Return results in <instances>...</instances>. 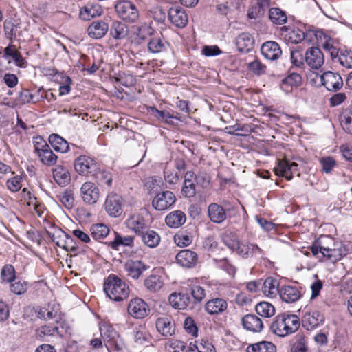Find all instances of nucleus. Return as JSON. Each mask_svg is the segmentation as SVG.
<instances>
[{
    "label": "nucleus",
    "mask_w": 352,
    "mask_h": 352,
    "mask_svg": "<svg viewBox=\"0 0 352 352\" xmlns=\"http://www.w3.org/2000/svg\"><path fill=\"white\" fill-rule=\"evenodd\" d=\"M273 0H252L247 11L249 19H259L264 17L272 4Z\"/></svg>",
    "instance_id": "nucleus-12"
},
{
    "label": "nucleus",
    "mask_w": 352,
    "mask_h": 352,
    "mask_svg": "<svg viewBox=\"0 0 352 352\" xmlns=\"http://www.w3.org/2000/svg\"><path fill=\"white\" fill-rule=\"evenodd\" d=\"M109 29L107 23L102 20L94 21L87 28L88 35L96 39L102 38Z\"/></svg>",
    "instance_id": "nucleus-31"
},
{
    "label": "nucleus",
    "mask_w": 352,
    "mask_h": 352,
    "mask_svg": "<svg viewBox=\"0 0 352 352\" xmlns=\"http://www.w3.org/2000/svg\"><path fill=\"white\" fill-rule=\"evenodd\" d=\"M274 172L276 175L285 177L287 181L293 179V175L290 172V161L287 159H278L277 165L274 168Z\"/></svg>",
    "instance_id": "nucleus-41"
},
{
    "label": "nucleus",
    "mask_w": 352,
    "mask_h": 352,
    "mask_svg": "<svg viewBox=\"0 0 352 352\" xmlns=\"http://www.w3.org/2000/svg\"><path fill=\"white\" fill-rule=\"evenodd\" d=\"M28 281L22 278H16L14 281L10 283V291L16 295H21L26 292L28 289Z\"/></svg>",
    "instance_id": "nucleus-59"
},
{
    "label": "nucleus",
    "mask_w": 352,
    "mask_h": 352,
    "mask_svg": "<svg viewBox=\"0 0 352 352\" xmlns=\"http://www.w3.org/2000/svg\"><path fill=\"white\" fill-rule=\"evenodd\" d=\"M279 281L273 277H267L262 285L263 294L269 298H275L279 294L280 291Z\"/></svg>",
    "instance_id": "nucleus-33"
},
{
    "label": "nucleus",
    "mask_w": 352,
    "mask_h": 352,
    "mask_svg": "<svg viewBox=\"0 0 352 352\" xmlns=\"http://www.w3.org/2000/svg\"><path fill=\"white\" fill-rule=\"evenodd\" d=\"M170 305L179 310L185 309L190 303V298L187 294L182 293H172L168 298Z\"/></svg>",
    "instance_id": "nucleus-38"
},
{
    "label": "nucleus",
    "mask_w": 352,
    "mask_h": 352,
    "mask_svg": "<svg viewBox=\"0 0 352 352\" xmlns=\"http://www.w3.org/2000/svg\"><path fill=\"white\" fill-rule=\"evenodd\" d=\"M148 111L157 119L161 120L170 126H175L178 124V122L181 121L180 113L178 112L171 113L169 111L159 110L155 107H150Z\"/></svg>",
    "instance_id": "nucleus-19"
},
{
    "label": "nucleus",
    "mask_w": 352,
    "mask_h": 352,
    "mask_svg": "<svg viewBox=\"0 0 352 352\" xmlns=\"http://www.w3.org/2000/svg\"><path fill=\"white\" fill-rule=\"evenodd\" d=\"M53 178L60 186L65 187L71 182V175L69 169L62 165L56 166L53 170Z\"/></svg>",
    "instance_id": "nucleus-32"
},
{
    "label": "nucleus",
    "mask_w": 352,
    "mask_h": 352,
    "mask_svg": "<svg viewBox=\"0 0 352 352\" xmlns=\"http://www.w3.org/2000/svg\"><path fill=\"white\" fill-rule=\"evenodd\" d=\"M300 326V320L298 316L283 313L274 318L270 329L274 334L285 337L297 331Z\"/></svg>",
    "instance_id": "nucleus-2"
},
{
    "label": "nucleus",
    "mask_w": 352,
    "mask_h": 352,
    "mask_svg": "<svg viewBox=\"0 0 352 352\" xmlns=\"http://www.w3.org/2000/svg\"><path fill=\"white\" fill-rule=\"evenodd\" d=\"M336 58L342 67L347 69L352 68V50L341 49Z\"/></svg>",
    "instance_id": "nucleus-57"
},
{
    "label": "nucleus",
    "mask_w": 352,
    "mask_h": 352,
    "mask_svg": "<svg viewBox=\"0 0 352 352\" xmlns=\"http://www.w3.org/2000/svg\"><path fill=\"white\" fill-rule=\"evenodd\" d=\"M165 181L170 184H175L178 183L182 178V173L176 170L174 168L168 166L165 167L164 171Z\"/></svg>",
    "instance_id": "nucleus-58"
},
{
    "label": "nucleus",
    "mask_w": 352,
    "mask_h": 352,
    "mask_svg": "<svg viewBox=\"0 0 352 352\" xmlns=\"http://www.w3.org/2000/svg\"><path fill=\"white\" fill-rule=\"evenodd\" d=\"M217 267L228 273L231 277H234L236 272V267L230 262L228 258H213Z\"/></svg>",
    "instance_id": "nucleus-49"
},
{
    "label": "nucleus",
    "mask_w": 352,
    "mask_h": 352,
    "mask_svg": "<svg viewBox=\"0 0 352 352\" xmlns=\"http://www.w3.org/2000/svg\"><path fill=\"white\" fill-rule=\"evenodd\" d=\"M100 164L101 163L94 157L89 155H80L75 159L74 167L80 175L92 177Z\"/></svg>",
    "instance_id": "nucleus-6"
},
{
    "label": "nucleus",
    "mask_w": 352,
    "mask_h": 352,
    "mask_svg": "<svg viewBox=\"0 0 352 352\" xmlns=\"http://www.w3.org/2000/svg\"><path fill=\"white\" fill-rule=\"evenodd\" d=\"M1 277L3 282L11 283L15 280L16 271L12 265L6 264L5 265L1 272Z\"/></svg>",
    "instance_id": "nucleus-63"
},
{
    "label": "nucleus",
    "mask_w": 352,
    "mask_h": 352,
    "mask_svg": "<svg viewBox=\"0 0 352 352\" xmlns=\"http://www.w3.org/2000/svg\"><path fill=\"white\" fill-rule=\"evenodd\" d=\"M236 45L239 52L247 53L253 49L254 39L250 33L242 32L236 38Z\"/></svg>",
    "instance_id": "nucleus-34"
},
{
    "label": "nucleus",
    "mask_w": 352,
    "mask_h": 352,
    "mask_svg": "<svg viewBox=\"0 0 352 352\" xmlns=\"http://www.w3.org/2000/svg\"><path fill=\"white\" fill-rule=\"evenodd\" d=\"M115 10L119 18L128 23H134L139 18L136 6L130 1H119L115 5Z\"/></svg>",
    "instance_id": "nucleus-9"
},
{
    "label": "nucleus",
    "mask_w": 352,
    "mask_h": 352,
    "mask_svg": "<svg viewBox=\"0 0 352 352\" xmlns=\"http://www.w3.org/2000/svg\"><path fill=\"white\" fill-rule=\"evenodd\" d=\"M168 19L177 28H184L188 24V16L186 10L180 7H173L168 11Z\"/></svg>",
    "instance_id": "nucleus-23"
},
{
    "label": "nucleus",
    "mask_w": 352,
    "mask_h": 352,
    "mask_svg": "<svg viewBox=\"0 0 352 352\" xmlns=\"http://www.w3.org/2000/svg\"><path fill=\"white\" fill-rule=\"evenodd\" d=\"M279 292L280 299L288 303L294 302L301 297L300 291L296 286L284 285L280 287Z\"/></svg>",
    "instance_id": "nucleus-29"
},
{
    "label": "nucleus",
    "mask_w": 352,
    "mask_h": 352,
    "mask_svg": "<svg viewBox=\"0 0 352 352\" xmlns=\"http://www.w3.org/2000/svg\"><path fill=\"white\" fill-rule=\"evenodd\" d=\"M140 236L144 244L151 248H156L160 244L161 240L158 233L155 230H150L149 227H148L147 230L144 231V233Z\"/></svg>",
    "instance_id": "nucleus-44"
},
{
    "label": "nucleus",
    "mask_w": 352,
    "mask_h": 352,
    "mask_svg": "<svg viewBox=\"0 0 352 352\" xmlns=\"http://www.w3.org/2000/svg\"><path fill=\"white\" fill-rule=\"evenodd\" d=\"M261 252V249L256 245L252 243H243L239 241V244L236 246L234 252L242 257H247L249 254L254 251Z\"/></svg>",
    "instance_id": "nucleus-50"
},
{
    "label": "nucleus",
    "mask_w": 352,
    "mask_h": 352,
    "mask_svg": "<svg viewBox=\"0 0 352 352\" xmlns=\"http://www.w3.org/2000/svg\"><path fill=\"white\" fill-rule=\"evenodd\" d=\"M338 242L340 241L329 235H322L316 239L308 248L311 250L314 256H318L320 252L333 246Z\"/></svg>",
    "instance_id": "nucleus-20"
},
{
    "label": "nucleus",
    "mask_w": 352,
    "mask_h": 352,
    "mask_svg": "<svg viewBox=\"0 0 352 352\" xmlns=\"http://www.w3.org/2000/svg\"><path fill=\"white\" fill-rule=\"evenodd\" d=\"M129 33L128 26L119 21H113L109 28L110 36L116 40H122L126 38Z\"/></svg>",
    "instance_id": "nucleus-39"
},
{
    "label": "nucleus",
    "mask_w": 352,
    "mask_h": 352,
    "mask_svg": "<svg viewBox=\"0 0 352 352\" xmlns=\"http://www.w3.org/2000/svg\"><path fill=\"white\" fill-rule=\"evenodd\" d=\"M186 220V214L182 210H175L168 213L166 218V224L171 228L181 227Z\"/></svg>",
    "instance_id": "nucleus-36"
},
{
    "label": "nucleus",
    "mask_w": 352,
    "mask_h": 352,
    "mask_svg": "<svg viewBox=\"0 0 352 352\" xmlns=\"http://www.w3.org/2000/svg\"><path fill=\"white\" fill-rule=\"evenodd\" d=\"M268 17L274 25H281L285 24L287 21V12L278 7L270 8Z\"/></svg>",
    "instance_id": "nucleus-42"
},
{
    "label": "nucleus",
    "mask_w": 352,
    "mask_h": 352,
    "mask_svg": "<svg viewBox=\"0 0 352 352\" xmlns=\"http://www.w3.org/2000/svg\"><path fill=\"white\" fill-rule=\"evenodd\" d=\"M314 35V43L318 47H322L325 51L330 54V56L335 61L336 56L341 49H338L336 45L335 41L329 35L324 34L322 31L315 30V32H311L309 35Z\"/></svg>",
    "instance_id": "nucleus-8"
},
{
    "label": "nucleus",
    "mask_w": 352,
    "mask_h": 352,
    "mask_svg": "<svg viewBox=\"0 0 352 352\" xmlns=\"http://www.w3.org/2000/svg\"><path fill=\"white\" fill-rule=\"evenodd\" d=\"M133 237L127 236L122 237L120 234L116 232V236L113 241H111L109 246L114 250H118L120 245L131 246L133 244Z\"/></svg>",
    "instance_id": "nucleus-60"
},
{
    "label": "nucleus",
    "mask_w": 352,
    "mask_h": 352,
    "mask_svg": "<svg viewBox=\"0 0 352 352\" xmlns=\"http://www.w3.org/2000/svg\"><path fill=\"white\" fill-rule=\"evenodd\" d=\"M247 352H276V346L272 342L261 341L249 345Z\"/></svg>",
    "instance_id": "nucleus-45"
},
{
    "label": "nucleus",
    "mask_w": 352,
    "mask_h": 352,
    "mask_svg": "<svg viewBox=\"0 0 352 352\" xmlns=\"http://www.w3.org/2000/svg\"><path fill=\"white\" fill-rule=\"evenodd\" d=\"M103 12L102 8L98 4H87L80 10V16L83 20H90L100 16Z\"/></svg>",
    "instance_id": "nucleus-43"
},
{
    "label": "nucleus",
    "mask_w": 352,
    "mask_h": 352,
    "mask_svg": "<svg viewBox=\"0 0 352 352\" xmlns=\"http://www.w3.org/2000/svg\"><path fill=\"white\" fill-rule=\"evenodd\" d=\"M48 141L54 150L58 153H67L69 150V142L58 134H51Z\"/></svg>",
    "instance_id": "nucleus-37"
},
{
    "label": "nucleus",
    "mask_w": 352,
    "mask_h": 352,
    "mask_svg": "<svg viewBox=\"0 0 352 352\" xmlns=\"http://www.w3.org/2000/svg\"><path fill=\"white\" fill-rule=\"evenodd\" d=\"M324 322V315L318 309L305 307L303 310L300 324L306 330H314L323 325Z\"/></svg>",
    "instance_id": "nucleus-7"
},
{
    "label": "nucleus",
    "mask_w": 352,
    "mask_h": 352,
    "mask_svg": "<svg viewBox=\"0 0 352 352\" xmlns=\"http://www.w3.org/2000/svg\"><path fill=\"white\" fill-rule=\"evenodd\" d=\"M44 90L39 89L33 93L28 89H22L16 98L17 104H25L28 103H36L43 98Z\"/></svg>",
    "instance_id": "nucleus-21"
},
{
    "label": "nucleus",
    "mask_w": 352,
    "mask_h": 352,
    "mask_svg": "<svg viewBox=\"0 0 352 352\" xmlns=\"http://www.w3.org/2000/svg\"><path fill=\"white\" fill-rule=\"evenodd\" d=\"M127 311L132 317L142 319L148 314L150 309L148 304L143 299L135 298L129 301Z\"/></svg>",
    "instance_id": "nucleus-15"
},
{
    "label": "nucleus",
    "mask_w": 352,
    "mask_h": 352,
    "mask_svg": "<svg viewBox=\"0 0 352 352\" xmlns=\"http://www.w3.org/2000/svg\"><path fill=\"white\" fill-rule=\"evenodd\" d=\"M314 30H307L305 26H283L280 28V35L284 41L288 43L297 44L302 41L308 43H314V35H309Z\"/></svg>",
    "instance_id": "nucleus-4"
},
{
    "label": "nucleus",
    "mask_w": 352,
    "mask_h": 352,
    "mask_svg": "<svg viewBox=\"0 0 352 352\" xmlns=\"http://www.w3.org/2000/svg\"><path fill=\"white\" fill-rule=\"evenodd\" d=\"M176 201L173 192L169 190L157 193L152 201L153 207L159 211L164 210L172 206Z\"/></svg>",
    "instance_id": "nucleus-17"
},
{
    "label": "nucleus",
    "mask_w": 352,
    "mask_h": 352,
    "mask_svg": "<svg viewBox=\"0 0 352 352\" xmlns=\"http://www.w3.org/2000/svg\"><path fill=\"white\" fill-rule=\"evenodd\" d=\"M221 239L223 243L230 250L234 252L236 246L239 244V237L237 234L231 231H226L221 235Z\"/></svg>",
    "instance_id": "nucleus-48"
},
{
    "label": "nucleus",
    "mask_w": 352,
    "mask_h": 352,
    "mask_svg": "<svg viewBox=\"0 0 352 352\" xmlns=\"http://www.w3.org/2000/svg\"><path fill=\"white\" fill-rule=\"evenodd\" d=\"M147 269V266L139 260H128L124 265V270L128 276L138 279Z\"/></svg>",
    "instance_id": "nucleus-27"
},
{
    "label": "nucleus",
    "mask_w": 352,
    "mask_h": 352,
    "mask_svg": "<svg viewBox=\"0 0 352 352\" xmlns=\"http://www.w3.org/2000/svg\"><path fill=\"white\" fill-rule=\"evenodd\" d=\"M57 197L62 205L67 209H71L74 206V192L70 189H65L60 192Z\"/></svg>",
    "instance_id": "nucleus-56"
},
{
    "label": "nucleus",
    "mask_w": 352,
    "mask_h": 352,
    "mask_svg": "<svg viewBox=\"0 0 352 352\" xmlns=\"http://www.w3.org/2000/svg\"><path fill=\"white\" fill-rule=\"evenodd\" d=\"M189 352H216L214 345L208 340L189 344Z\"/></svg>",
    "instance_id": "nucleus-51"
},
{
    "label": "nucleus",
    "mask_w": 352,
    "mask_h": 352,
    "mask_svg": "<svg viewBox=\"0 0 352 352\" xmlns=\"http://www.w3.org/2000/svg\"><path fill=\"white\" fill-rule=\"evenodd\" d=\"M321 85L329 91L336 92L344 85L342 76L338 72L327 71L319 76Z\"/></svg>",
    "instance_id": "nucleus-14"
},
{
    "label": "nucleus",
    "mask_w": 352,
    "mask_h": 352,
    "mask_svg": "<svg viewBox=\"0 0 352 352\" xmlns=\"http://www.w3.org/2000/svg\"><path fill=\"white\" fill-rule=\"evenodd\" d=\"M228 302L222 298H214L208 300L204 305L205 311L210 316L223 314L228 309Z\"/></svg>",
    "instance_id": "nucleus-22"
},
{
    "label": "nucleus",
    "mask_w": 352,
    "mask_h": 352,
    "mask_svg": "<svg viewBox=\"0 0 352 352\" xmlns=\"http://www.w3.org/2000/svg\"><path fill=\"white\" fill-rule=\"evenodd\" d=\"M34 153L41 162L47 166L55 165L58 161V156L51 149L50 145L43 137L37 135L33 138Z\"/></svg>",
    "instance_id": "nucleus-5"
},
{
    "label": "nucleus",
    "mask_w": 352,
    "mask_h": 352,
    "mask_svg": "<svg viewBox=\"0 0 352 352\" xmlns=\"http://www.w3.org/2000/svg\"><path fill=\"white\" fill-rule=\"evenodd\" d=\"M261 52L265 58L271 60L278 59L282 54L278 43L272 41L264 43L261 46Z\"/></svg>",
    "instance_id": "nucleus-30"
},
{
    "label": "nucleus",
    "mask_w": 352,
    "mask_h": 352,
    "mask_svg": "<svg viewBox=\"0 0 352 352\" xmlns=\"http://www.w3.org/2000/svg\"><path fill=\"white\" fill-rule=\"evenodd\" d=\"M123 199L117 193L111 192L106 197L104 208L111 217H119L122 214Z\"/></svg>",
    "instance_id": "nucleus-11"
},
{
    "label": "nucleus",
    "mask_w": 352,
    "mask_h": 352,
    "mask_svg": "<svg viewBox=\"0 0 352 352\" xmlns=\"http://www.w3.org/2000/svg\"><path fill=\"white\" fill-rule=\"evenodd\" d=\"M175 258L178 264L188 268L195 267L198 261L197 253L188 249L180 250Z\"/></svg>",
    "instance_id": "nucleus-25"
},
{
    "label": "nucleus",
    "mask_w": 352,
    "mask_h": 352,
    "mask_svg": "<svg viewBox=\"0 0 352 352\" xmlns=\"http://www.w3.org/2000/svg\"><path fill=\"white\" fill-rule=\"evenodd\" d=\"M210 219L216 223H221L226 219V213L224 208L220 205L213 203L209 205L208 208Z\"/></svg>",
    "instance_id": "nucleus-40"
},
{
    "label": "nucleus",
    "mask_w": 352,
    "mask_h": 352,
    "mask_svg": "<svg viewBox=\"0 0 352 352\" xmlns=\"http://www.w3.org/2000/svg\"><path fill=\"white\" fill-rule=\"evenodd\" d=\"M104 340L106 346L116 352H122L125 348V344L116 331L111 332V335H107L104 333Z\"/></svg>",
    "instance_id": "nucleus-35"
},
{
    "label": "nucleus",
    "mask_w": 352,
    "mask_h": 352,
    "mask_svg": "<svg viewBox=\"0 0 352 352\" xmlns=\"http://www.w3.org/2000/svg\"><path fill=\"white\" fill-rule=\"evenodd\" d=\"M103 289L107 296L114 302L126 300L131 291L129 285L113 274H109L104 279Z\"/></svg>",
    "instance_id": "nucleus-1"
},
{
    "label": "nucleus",
    "mask_w": 352,
    "mask_h": 352,
    "mask_svg": "<svg viewBox=\"0 0 352 352\" xmlns=\"http://www.w3.org/2000/svg\"><path fill=\"white\" fill-rule=\"evenodd\" d=\"M80 197L87 205L96 204L100 197V192L98 186L92 182H85L80 189Z\"/></svg>",
    "instance_id": "nucleus-13"
},
{
    "label": "nucleus",
    "mask_w": 352,
    "mask_h": 352,
    "mask_svg": "<svg viewBox=\"0 0 352 352\" xmlns=\"http://www.w3.org/2000/svg\"><path fill=\"white\" fill-rule=\"evenodd\" d=\"M58 333V327L43 325L36 330V336L40 340H44L46 337L54 336Z\"/></svg>",
    "instance_id": "nucleus-61"
},
{
    "label": "nucleus",
    "mask_w": 352,
    "mask_h": 352,
    "mask_svg": "<svg viewBox=\"0 0 352 352\" xmlns=\"http://www.w3.org/2000/svg\"><path fill=\"white\" fill-rule=\"evenodd\" d=\"M90 232L94 239L100 241L109 235V228L104 223H96L91 226Z\"/></svg>",
    "instance_id": "nucleus-46"
},
{
    "label": "nucleus",
    "mask_w": 352,
    "mask_h": 352,
    "mask_svg": "<svg viewBox=\"0 0 352 352\" xmlns=\"http://www.w3.org/2000/svg\"><path fill=\"white\" fill-rule=\"evenodd\" d=\"M148 35L151 38L147 44L148 49L151 53H160L166 50L169 43L166 41L163 34L156 32L152 27L144 25L139 28L138 36L144 39Z\"/></svg>",
    "instance_id": "nucleus-3"
},
{
    "label": "nucleus",
    "mask_w": 352,
    "mask_h": 352,
    "mask_svg": "<svg viewBox=\"0 0 352 352\" xmlns=\"http://www.w3.org/2000/svg\"><path fill=\"white\" fill-rule=\"evenodd\" d=\"M348 250L342 243H336L333 246L320 252L318 256H316L320 261H330L333 263L340 261L347 254Z\"/></svg>",
    "instance_id": "nucleus-10"
},
{
    "label": "nucleus",
    "mask_w": 352,
    "mask_h": 352,
    "mask_svg": "<svg viewBox=\"0 0 352 352\" xmlns=\"http://www.w3.org/2000/svg\"><path fill=\"white\" fill-rule=\"evenodd\" d=\"M307 338L303 334H297L291 346L290 352H307Z\"/></svg>",
    "instance_id": "nucleus-55"
},
{
    "label": "nucleus",
    "mask_w": 352,
    "mask_h": 352,
    "mask_svg": "<svg viewBox=\"0 0 352 352\" xmlns=\"http://www.w3.org/2000/svg\"><path fill=\"white\" fill-rule=\"evenodd\" d=\"M25 175H14L6 181V187L12 192H17L22 188V182Z\"/></svg>",
    "instance_id": "nucleus-62"
},
{
    "label": "nucleus",
    "mask_w": 352,
    "mask_h": 352,
    "mask_svg": "<svg viewBox=\"0 0 352 352\" xmlns=\"http://www.w3.org/2000/svg\"><path fill=\"white\" fill-rule=\"evenodd\" d=\"M4 31L7 38H12L20 36L19 32V23L16 20L10 19L4 21Z\"/></svg>",
    "instance_id": "nucleus-54"
},
{
    "label": "nucleus",
    "mask_w": 352,
    "mask_h": 352,
    "mask_svg": "<svg viewBox=\"0 0 352 352\" xmlns=\"http://www.w3.org/2000/svg\"><path fill=\"white\" fill-rule=\"evenodd\" d=\"M305 60L311 69H318L323 65L324 56L319 47H311L306 51Z\"/></svg>",
    "instance_id": "nucleus-18"
},
{
    "label": "nucleus",
    "mask_w": 352,
    "mask_h": 352,
    "mask_svg": "<svg viewBox=\"0 0 352 352\" xmlns=\"http://www.w3.org/2000/svg\"><path fill=\"white\" fill-rule=\"evenodd\" d=\"M243 328L252 333H260L264 328L262 320L255 314H249L241 318Z\"/></svg>",
    "instance_id": "nucleus-24"
},
{
    "label": "nucleus",
    "mask_w": 352,
    "mask_h": 352,
    "mask_svg": "<svg viewBox=\"0 0 352 352\" xmlns=\"http://www.w3.org/2000/svg\"><path fill=\"white\" fill-rule=\"evenodd\" d=\"M157 331L165 337L171 336L175 333V324L170 316L157 318L155 322Z\"/></svg>",
    "instance_id": "nucleus-26"
},
{
    "label": "nucleus",
    "mask_w": 352,
    "mask_h": 352,
    "mask_svg": "<svg viewBox=\"0 0 352 352\" xmlns=\"http://www.w3.org/2000/svg\"><path fill=\"white\" fill-rule=\"evenodd\" d=\"M256 312L262 317L270 318L275 314V307L268 302H260L255 306Z\"/></svg>",
    "instance_id": "nucleus-47"
},
{
    "label": "nucleus",
    "mask_w": 352,
    "mask_h": 352,
    "mask_svg": "<svg viewBox=\"0 0 352 352\" xmlns=\"http://www.w3.org/2000/svg\"><path fill=\"white\" fill-rule=\"evenodd\" d=\"M91 178L94 179L98 184L101 186L111 188L113 186V173L111 170L107 169L102 164Z\"/></svg>",
    "instance_id": "nucleus-28"
},
{
    "label": "nucleus",
    "mask_w": 352,
    "mask_h": 352,
    "mask_svg": "<svg viewBox=\"0 0 352 352\" xmlns=\"http://www.w3.org/2000/svg\"><path fill=\"white\" fill-rule=\"evenodd\" d=\"M168 352H186V344L183 341L173 340L166 346Z\"/></svg>",
    "instance_id": "nucleus-64"
},
{
    "label": "nucleus",
    "mask_w": 352,
    "mask_h": 352,
    "mask_svg": "<svg viewBox=\"0 0 352 352\" xmlns=\"http://www.w3.org/2000/svg\"><path fill=\"white\" fill-rule=\"evenodd\" d=\"M125 225L129 230L138 236L143 234L148 227L146 220L139 213L130 214L125 221Z\"/></svg>",
    "instance_id": "nucleus-16"
},
{
    "label": "nucleus",
    "mask_w": 352,
    "mask_h": 352,
    "mask_svg": "<svg viewBox=\"0 0 352 352\" xmlns=\"http://www.w3.org/2000/svg\"><path fill=\"white\" fill-rule=\"evenodd\" d=\"M340 122L342 129L349 134H352V110L344 109L340 116Z\"/></svg>",
    "instance_id": "nucleus-53"
},
{
    "label": "nucleus",
    "mask_w": 352,
    "mask_h": 352,
    "mask_svg": "<svg viewBox=\"0 0 352 352\" xmlns=\"http://www.w3.org/2000/svg\"><path fill=\"white\" fill-rule=\"evenodd\" d=\"M163 285V280L159 275L151 274L144 280L145 287L151 292L159 291Z\"/></svg>",
    "instance_id": "nucleus-52"
}]
</instances>
